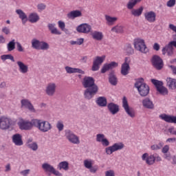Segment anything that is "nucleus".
I'll use <instances>...</instances> for the list:
<instances>
[{
	"instance_id": "obj_1",
	"label": "nucleus",
	"mask_w": 176,
	"mask_h": 176,
	"mask_svg": "<svg viewBox=\"0 0 176 176\" xmlns=\"http://www.w3.org/2000/svg\"><path fill=\"white\" fill-rule=\"evenodd\" d=\"M82 86L86 89L84 91V97L86 100H91L98 93V86L96 85L93 77L85 76L82 80Z\"/></svg>"
},
{
	"instance_id": "obj_2",
	"label": "nucleus",
	"mask_w": 176,
	"mask_h": 176,
	"mask_svg": "<svg viewBox=\"0 0 176 176\" xmlns=\"http://www.w3.org/2000/svg\"><path fill=\"white\" fill-rule=\"evenodd\" d=\"M134 86L141 97H146L149 94V85L145 83L144 78L136 79Z\"/></svg>"
},
{
	"instance_id": "obj_3",
	"label": "nucleus",
	"mask_w": 176,
	"mask_h": 176,
	"mask_svg": "<svg viewBox=\"0 0 176 176\" xmlns=\"http://www.w3.org/2000/svg\"><path fill=\"white\" fill-rule=\"evenodd\" d=\"M34 124V127H36L41 133H47L52 129V124L46 120L35 119Z\"/></svg>"
},
{
	"instance_id": "obj_4",
	"label": "nucleus",
	"mask_w": 176,
	"mask_h": 176,
	"mask_svg": "<svg viewBox=\"0 0 176 176\" xmlns=\"http://www.w3.org/2000/svg\"><path fill=\"white\" fill-rule=\"evenodd\" d=\"M142 160L145 162L148 166H153L155 162H162V157L159 156V154H151L145 153L142 155Z\"/></svg>"
},
{
	"instance_id": "obj_5",
	"label": "nucleus",
	"mask_w": 176,
	"mask_h": 176,
	"mask_svg": "<svg viewBox=\"0 0 176 176\" xmlns=\"http://www.w3.org/2000/svg\"><path fill=\"white\" fill-rule=\"evenodd\" d=\"M133 46L135 50H138V52H140V53H143L144 54H146V53L149 52V49L146 47L144 39L140 38H135L133 41Z\"/></svg>"
},
{
	"instance_id": "obj_6",
	"label": "nucleus",
	"mask_w": 176,
	"mask_h": 176,
	"mask_svg": "<svg viewBox=\"0 0 176 176\" xmlns=\"http://www.w3.org/2000/svg\"><path fill=\"white\" fill-rule=\"evenodd\" d=\"M32 47L36 50H49L50 45L44 41H39L36 38L32 40Z\"/></svg>"
},
{
	"instance_id": "obj_7",
	"label": "nucleus",
	"mask_w": 176,
	"mask_h": 176,
	"mask_svg": "<svg viewBox=\"0 0 176 176\" xmlns=\"http://www.w3.org/2000/svg\"><path fill=\"white\" fill-rule=\"evenodd\" d=\"M35 122V119L30 121L29 120H24L21 118L18 122L17 124L20 130H25L30 131L32 130V127H35V124H34Z\"/></svg>"
},
{
	"instance_id": "obj_8",
	"label": "nucleus",
	"mask_w": 176,
	"mask_h": 176,
	"mask_svg": "<svg viewBox=\"0 0 176 176\" xmlns=\"http://www.w3.org/2000/svg\"><path fill=\"white\" fill-rule=\"evenodd\" d=\"M65 137L70 144H74V145H79L80 144L79 136L69 129L65 131Z\"/></svg>"
},
{
	"instance_id": "obj_9",
	"label": "nucleus",
	"mask_w": 176,
	"mask_h": 176,
	"mask_svg": "<svg viewBox=\"0 0 176 176\" xmlns=\"http://www.w3.org/2000/svg\"><path fill=\"white\" fill-rule=\"evenodd\" d=\"M12 126H14V122L12 118L5 116L0 117L1 130H9Z\"/></svg>"
},
{
	"instance_id": "obj_10",
	"label": "nucleus",
	"mask_w": 176,
	"mask_h": 176,
	"mask_svg": "<svg viewBox=\"0 0 176 176\" xmlns=\"http://www.w3.org/2000/svg\"><path fill=\"white\" fill-rule=\"evenodd\" d=\"M44 172H45L46 174H53L56 176H63V173H60V171L56 170L54 166H53L52 164L45 162L43 163L41 166Z\"/></svg>"
},
{
	"instance_id": "obj_11",
	"label": "nucleus",
	"mask_w": 176,
	"mask_h": 176,
	"mask_svg": "<svg viewBox=\"0 0 176 176\" xmlns=\"http://www.w3.org/2000/svg\"><path fill=\"white\" fill-rule=\"evenodd\" d=\"M151 82L157 89V91L162 94V96H167L168 94V89L163 86V82L156 79H151Z\"/></svg>"
},
{
	"instance_id": "obj_12",
	"label": "nucleus",
	"mask_w": 176,
	"mask_h": 176,
	"mask_svg": "<svg viewBox=\"0 0 176 176\" xmlns=\"http://www.w3.org/2000/svg\"><path fill=\"white\" fill-rule=\"evenodd\" d=\"M124 148V144L122 142L114 143L112 146H109L105 148V153L107 155H112L113 152L122 151Z\"/></svg>"
},
{
	"instance_id": "obj_13",
	"label": "nucleus",
	"mask_w": 176,
	"mask_h": 176,
	"mask_svg": "<svg viewBox=\"0 0 176 176\" xmlns=\"http://www.w3.org/2000/svg\"><path fill=\"white\" fill-rule=\"evenodd\" d=\"M122 108H124L126 113H127L130 118H135V111L129 106V102L126 96H124L122 98Z\"/></svg>"
},
{
	"instance_id": "obj_14",
	"label": "nucleus",
	"mask_w": 176,
	"mask_h": 176,
	"mask_svg": "<svg viewBox=\"0 0 176 176\" xmlns=\"http://www.w3.org/2000/svg\"><path fill=\"white\" fill-rule=\"evenodd\" d=\"M152 65L155 69L160 71L163 68L164 64L163 63V59L157 55H154L151 58Z\"/></svg>"
},
{
	"instance_id": "obj_15",
	"label": "nucleus",
	"mask_w": 176,
	"mask_h": 176,
	"mask_svg": "<svg viewBox=\"0 0 176 176\" xmlns=\"http://www.w3.org/2000/svg\"><path fill=\"white\" fill-rule=\"evenodd\" d=\"M105 55L102 56H96L94 59L93 65H92V71H98L100 69V65H101L104 61L105 60Z\"/></svg>"
},
{
	"instance_id": "obj_16",
	"label": "nucleus",
	"mask_w": 176,
	"mask_h": 176,
	"mask_svg": "<svg viewBox=\"0 0 176 176\" xmlns=\"http://www.w3.org/2000/svg\"><path fill=\"white\" fill-rule=\"evenodd\" d=\"M76 31L80 34H90L91 32V25L88 23H82L76 27Z\"/></svg>"
},
{
	"instance_id": "obj_17",
	"label": "nucleus",
	"mask_w": 176,
	"mask_h": 176,
	"mask_svg": "<svg viewBox=\"0 0 176 176\" xmlns=\"http://www.w3.org/2000/svg\"><path fill=\"white\" fill-rule=\"evenodd\" d=\"M57 89V84L55 82H50L47 84L45 88V93L50 97H53L56 94V90Z\"/></svg>"
},
{
	"instance_id": "obj_18",
	"label": "nucleus",
	"mask_w": 176,
	"mask_h": 176,
	"mask_svg": "<svg viewBox=\"0 0 176 176\" xmlns=\"http://www.w3.org/2000/svg\"><path fill=\"white\" fill-rule=\"evenodd\" d=\"M160 119L164 120L166 123H174L176 124V116H171L166 113H162L159 116Z\"/></svg>"
},
{
	"instance_id": "obj_19",
	"label": "nucleus",
	"mask_w": 176,
	"mask_h": 176,
	"mask_svg": "<svg viewBox=\"0 0 176 176\" xmlns=\"http://www.w3.org/2000/svg\"><path fill=\"white\" fill-rule=\"evenodd\" d=\"M21 108H26L28 109L30 112H32L35 113L36 112V110H35V108H34V105H32V103L28 99H23L21 100Z\"/></svg>"
},
{
	"instance_id": "obj_20",
	"label": "nucleus",
	"mask_w": 176,
	"mask_h": 176,
	"mask_svg": "<svg viewBox=\"0 0 176 176\" xmlns=\"http://www.w3.org/2000/svg\"><path fill=\"white\" fill-rule=\"evenodd\" d=\"M12 141L16 146H21L24 144V142H23V136L20 133L13 135Z\"/></svg>"
},
{
	"instance_id": "obj_21",
	"label": "nucleus",
	"mask_w": 176,
	"mask_h": 176,
	"mask_svg": "<svg viewBox=\"0 0 176 176\" xmlns=\"http://www.w3.org/2000/svg\"><path fill=\"white\" fill-rule=\"evenodd\" d=\"M119 65V63L113 61L110 63H106L103 65V67L101 69L102 74H105L107 71H109V69H113V68H116Z\"/></svg>"
},
{
	"instance_id": "obj_22",
	"label": "nucleus",
	"mask_w": 176,
	"mask_h": 176,
	"mask_svg": "<svg viewBox=\"0 0 176 176\" xmlns=\"http://www.w3.org/2000/svg\"><path fill=\"white\" fill-rule=\"evenodd\" d=\"M144 19L148 23H155L156 21V13L153 11H148L144 13Z\"/></svg>"
},
{
	"instance_id": "obj_23",
	"label": "nucleus",
	"mask_w": 176,
	"mask_h": 176,
	"mask_svg": "<svg viewBox=\"0 0 176 176\" xmlns=\"http://www.w3.org/2000/svg\"><path fill=\"white\" fill-rule=\"evenodd\" d=\"M16 13L18 14L19 18L21 20L22 24L25 25L27 21H28V16H27V14L23 11L21 9L16 10Z\"/></svg>"
},
{
	"instance_id": "obj_24",
	"label": "nucleus",
	"mask_w": 176,
	"mask_h": 176,
	"mask_svg": "<svg viewBox=\"0 0 176 176\" xmlns=\"http://www.w3.org/2000/svg\"><path fill=\"white\" fill-rule=\"evenodd\" d=\"M142 102L144 108H146V109H155V104H153L152 100H151L149 98H144Z\"/></svg>"
},
{
	"instance_id": "obj_25",
	"label": "nucleus",
	"mask_w": 176,
	"mask_h": 176,
	"mask_svg": "<svg viewBox=\"0 0 176 176\" xmlns=\"http://www.w3.org/2000/svg\"><path fill=\"white\" fill-rule=\"evenodd\" d=\"M16 64L19 67V71L20 74H23L25 75V74H28V65H25L24 63L18 60Z\"/></svg>"
},
{
	"instance_id": "obj_26",
	"label": "nucleus",
	"mask_w": 176,
	"mask_h": 176,
	"mask_svg": "<svg viewBox=\"0 0 176 176\" xmlns=\"http://www.w3.org/2000/svg\"><path fill=\"white\" fill-rule=\"evenodd\" d=\"M65 69L67 74H81L82 75H85V71L75 67H71L69 66H66Z\"/></svg>"
},
{
	"instance_id": "obj_27",
	"label": "nucleus",
	"mask_w": 176,
	"mask_h": 176,
	"mask_svg": "<svg viewBox=\"0 0 176 176\" xmlns=\"http://www.w3.org/2000/svg\"><path fill=\"white\" fill-rule=\"evenodd\" d=\"M107 108L112 115H116L119 112V105L110 102L107 104Z\"/></svg>"
},
{
	"instance_id": "obj_28",
	"label": "nucleus",
	"mask_w": 176,
	"mask_h": 176,
	"mask_svg": "<svg viewBox=\"0 0 176 176\" xmlns=\"http://www.w3.org/2000/svg\"><path fill=\"white\" fill-rule=\"evenodd\" d=\"M47 28L53 35H61V32L56 27V23H48Z\"/></svg>"
},
{
	"instance_id": "obj_29",
	"label": "nucleus",
	"mask_w": 176,
	"mask_h": 176,
	"mask_svg": "<svg viewBox=\"0 0 176 176\" xmlns=\"http://www.w3.org/2000/svg\"><path fill=\"white\" fill-rule=\"evenodd\" d=\"M166 85L171 90H175L176 89V79L170 77H168L166 79Z\"/></svg>"
},
{
	"instance_id": "obj_30",
	"label": "nucleus",
	"mask_w": 176,
	"mask_h": 176,
	"mask_svg": "<svg viewBox=\"0 0 176 176\" xmlns=\"http://www.w3.org/2000/svg\"><path fill=\"white\" fill-rule=\"evenodd\" d=\"M67 17L71 20H74L78 17H82V12L78 10H73L67 14Z\"/></svg>"
},
{
	"instance_id": "obj_31",
	"label": "nucleus",
	"mask_w": 176,
	"mask_h": 176,
	"mask_svg": "<svg viewBox=\"0 0 176 176\" xmlns=\"http://www.w3.org/2000/svg\"><path fill=\"white\" fill-rule=\"evenodd\" d=\"M109 82L112 86L118 85V77L115 74V72L112 71L109 74Z\"/></svg>"
},
{
	"instance_id": "obj_32",
	"label": "nucleus",
	"mask_w": 176,
	"mask_h": 176,
	"mask_svg": "<svg viewBox=\"0 0 176 176\" xmlns=\"http://www.w3.org/2000/svg\"><path fill=\"white\" fill-rule=\"evenodd\" d=\"M96 102L97 105H98V107H107V104H108L107 98H105V96L98 97L96 99Z\"/></svg>"
},
{
	"instance_id": "obj_33",
	"label": "nucleus",
	"mask_w": 176,
	"mask_h": 176,
	"mask_svg": "<svg viewBox=\"0 0 176 176\" xmlns=\"http://www.w3.org/2000/svg\"><path fill=\"white\" fill-rule=\"evenodd\" d=\"M104 19L107 25H113L118 21V17L111 16L109 15H105Z\"/></svg>"
},
{
	"instance_id": "obj_34",
	"label": "nucleus",
	"mask_w": 176,
	"mask_h": 176,
	"mask_svg": "<svg viewBox=\"0 0 176 176\" xmlns=\"http://www.w3.org/2000/svg\"><path fill=\"white\" fill-rule=\"evenodd\" d=\"M39 15L36 12H32L29 14L28 20L30 23H35L39 21Z\"/></svg>"
},
{
	"instance_id": "obj_35",
	"label": "nucleus",
	"mask_w": 176,
	"mask_h": 176,
	"mask_svg": "<svg viewBox=\"0 0 176 176\" xmlns=\"http://www.w3.org/2000/svg\"><path fill=\"white\" fill-rule=\"evenodd\" d=\"M58 170H64L68 171L69 170V163L67 161L60 162L57 166Z\"/></svg>"
},
{
	"instance_id": "obj_36",
	"label": "nucleus",
	"mask_w": 176,
	"mask_h": 176,
	"mask_svg": "<svg viewBox=\"0 0 176 176\" xmlns=\"http://www.w3.org/2000/svg\"><path fill=\"white\" fill-rule=\"evenodd\" d=\"M130 71V65L126 63H122L121 65V74L124 76L129 75Z\"/></svg>"
},
{
	"instance_id": "obj_37",
	"label": "nucleus",
	"mask_w": 176,
	"mask_h": 176,
	"mask_svg": "<svg viewBox=\"0 0 176 176\" xmlns=\"http://www.w3.org/2000/svg\"><path fill=\"white\" fill-rule=\"evenodd\" d=\"M142 12H144V7H140L138 9H133L131 12V15L135 17H140L141 14H142Z\"/></svg>"
},
{
	"instance_id": "obj_38",
	"label": "nucleus",
	"mask_w": 176,
	"mask_h": 176,
	"mask_svg": "<svg viewBox=\"0 0 176 176\" xmlns=\"http://www.w3.org/2000/svg\"><path fill=\"white\" fill-rule=\"evenodd\" d=\"M91 36L93 39H96V41H102V39L104 38L102 32L98 31L94 32L91 34Z\"/></svg>"
},
{
	"instance_id": "obj_39",
	"label": "nucleus",
	"mask_w": 176,
	"mask_h": 176,
	"mask_svg": "<svg viewBox=\"0 0 176 176\" xmlns=\"http://www.w3.org/2000/svg\"><path fill=\"white\" fill-rule=\"evenodd\" d=\"M16 40L12 39L9 41L7 44V50L8 52H13L16 49Z\"/></svg>"
},
{
	"instance_id": "obj_40",
	"label": "nucleus",
	"mask_w": 176,
	"mask_h": 176,
	"mask_svg": "<svg viewBox=\"0 0 176 176\" xmlns=\"http://www.w3.org/2000/svg\"><path fill=\"white\" fill-rule=\"evenodd\" d=\"M124 52L127 56H131L134 53V48L130 44H127L124 48Z\"/></svg>"
},
{
	"instance_id": "obj_41",
	"label": "nucleus",
	"mask_w": 176,
	"mask_h": 176,
	"mask_svg": "<svg viewBox=\"0 0 176 176\" xmlns=\"http://www.w3.org/2000/svg\"><path fill=\"white\" fill-rule=\"evenodd\" d=\"M137 3H140V2L138 1L137 0H129L128 3L126 4V8L129 10H131L132 9L134 8V6H135Z\"/></svg>"
},
{
	"instance_id": "obj_42",
	"label": "nucleus",
	"mask_w": 176,
	"mask_h": 176,
	"mask_svg": "<svg viewBox=\"0 0 176 176\" xmlns=\"http://www.w3.org/2000/svg\"><path fill=\"white\" fill-rule=\"evenodd\" d=\"M111 32H116V34H122L123 32V26L116 25L111 28Z\"/></svg>"
},
{
	"instance_id": "obj_43",
	"label": "nucleus",
	"mask_w": 176,
	"mask_h": 176,
	"mask_svg": "<svg viewBox=\"0 0 176 176\" xmlns=\"http://www.w3.org/2000/svg\"><path fill=\"white\" fill-rule=\"evenodd\" d=\"M94 164V161L93 160H84V167L85 168H87L88 170L89 168H91V166Z\"/></svg>"
},
{
	"instance_id": "obj_44",
	"label": "nucleus",
	"mask_w": 176,
	"mask_h": 176,
	"mask_svg": "<svg viewBox=\"0 0 176 176\" xmlns=\"http://www.w3.org/2000/svg\"><path fill=\"white\" fill-rule=\"evenodd\" d=\"M2 61H6V60H10L12 63H14V57L12 54H4L1 56Z\"/></svg>"
},
{
	"instance_id": "obj_45",
	"label": "nucleus",
	"mask_w": 176,
	"mask_h": 176,
	"mask_svg": "<svg viewBox=\"0 0 176 176\" xmlns=\"http://www.w3.org/2000/svg\"><path fill=\"white\" fill-rule=\"evenodd\" d=\"M163 145L164 143L160 142L158 144H153L151 146V151H159V149H162L163 148Z\"/></svg>"
},
{
	"instance_id": "obj_46",
	"label": "nucleus",
	"mask_w": 176,
	"mask_h": 176,
	"mask_svg": "<svg viewBox=\"0 0 176 176\" xmlns=\"http://www.w3.org/2000/svg\"><path fill=\"white\" fill-rule=\"evenodd\" d=\"M83 42H85V38H77L76 41H70V45H78L80 46V45H82Z\"/></svg>"
},
{
	"instance_id": "obj_47",
	"label": "nucleus",
	"mask_w": 176,
	"mask_h": 176,
	"mask_svg": "<svg viewBox=\"0 0 176 176\" xmlns=\"http://www.w3.org/2000/svg\"><path fill=\"white\" fill-rule=\"evenodd\" d=\"M56 127L58 131H63L64 130V122L63 120H58L56 122Z\"/></svg>"
},
{
	"instance_id": "obj_48",
	"label": "nucleus",
	"mask_w": 176,
	"mask_h": 176,
	"mask_svg": "<svg viewBox=\"0 0 176 176\" xmlns=\"http://www.w3.org/2000/svg\"><path fill=\"white\" fill-rule=\"evenodd\" d=\"M28 147H29L30 149H32V151H38V143H36V142H33L30 144H28Z\"/></svg>"
},
{
	"instance_id": "obj_49",
	"label": "nucleus",
	"mask_w": 176,
	"mask_h": 176,
	"mask_svg": "<svg viewBox=\"0 0 176 176\" xmlns=\"http://www.w3.org/2000/svg\"><path fill=\"white\" fill-rule=\"evenodd\" d=\"M105 138V135L103 133H98L96 135V142H101Z\"/></svg>"
},
{
	"instance_id": "obj_50",
	"label": "nucleus",
	"mask_w": 176,
	"mask_h": 176,
	"mask_svg": "<svg viewBox=\"0 0 176 176\" xmlns=\"http://www.w3.org/2000/svg\"><path fill=\"white\" fill-rule=\"evenodd\" d=\"M175 0H168L166 3V6H168V8H173V6H175Z\"/></svg>"
},
{
	"instance_id": "obj_51",
	"label": "nucleus",
	"mask_w": 176,
	"mask_h": 176,
	"mask_svg": "<svg viewBox=\"0 0 176 176\" xmlns=\"http://www.w3.org/2000/svg\"><path fill=\"white\" fill-rule=\"evenodd\" d=\"M37 9L38 12H42L46 9V5L45 3H39L37 5Z\"/></svg>"
},
{
	"instance_id": "obj_52",
	"label": "nucleus",
	"mask_w": 176,
	"mask_h": 176,
	"mask_svg": "<svg viewBox=\"0 0 176 176\" xmlns=\"http://www.w3.org/2000/svg\"><path fill=\"white\" fill-rule=\"evenodd\" d=\"M30 173H31V170L30 169H26V170H21L19 174L22 176H28L30 175Z\"/></svg>"
},
{
	"instance_id": "obj_53",
	"label": "nucleus",
	"mask_w": 176,
	"mask_h": 176,
	"mask_svg": "<svg viewBox=\"0 0 176 176\" xmlns=\"http://www.w3.org/2000/svg\"><path fill=\"white\" fill-rule=\"evenodd\" d=\"M1 31L5 35H9L10 34V29L6 26L3 27Z\"/></svg>"
},
{
	"instance_id": "obj_54",
	"label": "nucleus",
	"mask_w": 176,
	"mask_h": 176,
	"mask_svg": "<svg viewBox=\"0 0 176 176\" xmlns=\"http://www.w3.org/2000/svg\"><path fill=\"white\" fill-rule=\"evenodd\" d=\"M174 41H170L169 42V43L165 46V47L167 49V52H168V50H173L174 47Z\"/></svg>"
},
{
	"instance_id": "obj_55",
	"label": "nucleus",
	"mask_w": 176,
	"mask_h": 176,
	"mask_svg": "<svg viewBox=\"0 0 176 176\" xmlns=\"http://www.w3.org/2000/svg\"><path fill=\"white\" fill-rule=\"evenodd\" d=\"M16 44L18 52L21 53L24 52V47H23V45H21V43H20V42H16Z\"/></svg>"
},
{
	"instance_id": "obj_56",
	"label": "nucleus",
	"mask_w": 176,
	"mask_h": 176,
	"mask_svg": "<svg viewBox=\"0 0 176 176\" xmlns=\"http://www.w3.org/2000/svg\"><path fill=\"white\" fill-rule=\"evenodd\" d=\"M100 143H102V145L103 146H109V140H108V139H107V138H104L101 142Z\"/></svg>"
},
{
	"instance_id": "obj_57",
	"label": "nucleus",
	"mask_w": 176,
	"mask_h": 176,
	"mask_svg": "<svg viewBox=\"0 0 176 176\" xmlns=\"http://www.w3.org/2000/svg\"><path fill=\"white\" fill-rule=\"evenodd\" d=\"M58 25L59 28H60V30H62V31H63L65 29V23H64L62 21H59L58 22Z\"/></svg>"
},
{
	"instance_id": "obj_58",
	"label": "nucleus",
	"mask_w": 176,
	"mask_h": 176,
	"mask_svg": "<svg viewBox=\"0 0 176 176\" xmlns=\"http://www.w3.org/2000/svg\"><path fill=\"white\" fill-rule=\"evenodd\" d=\"M168 151H170V146L168 145H165L162 149V152L164 154L167 153Z\"/></svg>"
},
{
	"instance_id": "obj_59",
	"label": "nucleus",
	"mask_w": 176,
	"mask_h": 176,
	"mask_svg": "<svg viewBox=\"0 0 176 176\" xmlns=\"http://www.w3.org/2000/svg\"><path fill=\"white\" fill-rule=\"evenodd\" d=\"M90 173H93L94 174L97 173V170H98V166H91V168L89 169Z\"/></svg>"
},
{
	"instance_id": "obj_60",
	"label": "nucleus",
	"mask_w": 176,
	"mask_h": 176,
	"mask_svg": "<svg viewBox=\"0 0 176 176\" xmlns=\"http://www.w3.org/2000/svg\"><path fill=\"white\" fill-rule=\"evenodd\" d=\"M105 176H115V172L113 170L106 171Z\"/></svg>"
},
{
	"instance_id": "obj_61",
	"label": "nucleus",
	"mask_w": 176,
	"mask_h": 176,
	"mask_svg": "<svg viewBox=\"0 0 176 176\" xmlns=\"http://www.w3.org/2000/svg\"><path fill=\"white\" fill-rule=\"evenodd\" d=\"M153 49H154V50H156V52H159V50H160V45H159V43H155L153 46Z\"/></svg>"
},
{
	"instance_id": "obj_62",
	"label": "nucleus",
	"mask_w": 176,
	"mask_h": 176,
	"mask_svg": "<svg viewBox=\"0 0 176 176\" xmlns=\"http://www.w3.org/2000/svg\"><path fill=\"white\" fill-rule=\"evenodd\" d=\"M164 159H166V160H168V162H170V160H171L172 159L171 155L167 154V153L164 154Z\"/></svg>"
},
{
	"instance_id": "obj_63",
	"label": "nucleus",
	"mask_w": 176,
	"mask_h": 176,
	"mask_svg": "<svg viewBox=\"0 0 176 176\" xmlns=\"http://www.w3.org/2000/svg\"><path fill=\"white\" fill-rule=\"evenodd\" d=\"M6 43V38L3 35H0V44H3Z\"/></svg>"
},
{
	"instance_id": "obj_64",
	"label": "nucleus",
	"mask_w": 176,
	"mask_h": 176,
	"mask_svg": "<svg viewBox=\"0 0 176 176\" xmlns=\"http://www.w3.org/2000/svg\"><path fill=\"white\" fill-rule=\"evenodd\" d=\"M169 28L170 30H171L172 31H173L174 32L176 33V26L174 25L173 24H169Z\"/></svg>"
}]
</instances>
